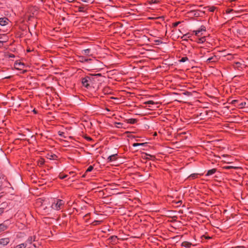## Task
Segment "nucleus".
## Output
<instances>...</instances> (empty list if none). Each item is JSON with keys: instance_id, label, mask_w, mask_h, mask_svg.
Here are the masks:
<instances>
[{"instance_id": "1", "label": "nucleus", "mask_w": 248, "mask_h": 248, "mask_svg": "<svg viewBox=\"0 0 248 248\" xmlns=\"http://www.w3.org/2000/svg\"><path fill=\"white\" fill-rule=\"evenodd\" d=\"M64 202L62 200L55 201L51 205V207L56 210H59L64 205Z\"/></svg>"}, {"instance_id": "2", "label": "nucleus", "mask_w": 248, "mask_h": 248, "mask_svg": "<svg viewBox=\"0 0 248 248\" xmlns=\"http://www.w3.org/2000/svg\"><path fill=\"white\" fill-rule=\"evenodd\" d=\"M93 78L86 77L82 79V83L84 86L86 88H88L89 86V82L93 79Z\"/></svg>"}, {"instance_id": "3", "label": "nucleus", "mask_w": 248, "mask_h": 248, "mask_svg": "<svg viewBox=\"0 0 248 248\" xmlns=\"http://www.w3.org/2000/svg\"><path fill=\"white\" fill-rule=\"evenodd\" d=\"M7 221H5L4 222V223L0 224V233L7 229Z\"/></svg>"}, {"instance_id": "4", "label": "nucleus", "mask_w": 248, "mask_h": 248, "mask_svg": "<svg viewBox=\"0 0 248 248\" xmlns=\"http://www.w3.org/2000/svg\"><path fill=\"white\" fill-rule=\"evenodd\" d=\"M9 243V239L8 238H2L0 239V245L3 246H6Z\"/></svg>"}, {"instance_id": "5", "label": "nucleus", "mask_w": 248, "mask_h": 248, "mask_svg": "<svg viewBox=\"0 0 248 248\" xmlns=\"http://www.w3.org/2000/svg\"><path fill=\"white\" fill-rule=\"evenodd\" d=\"M8 22V19L7 18L3 17L0 18V25L1 26L6 25Z\"/></svg>"}, {"instance_id": "6", "label": "nucleus", "mask_w": 248, "mask_h": 248, "mask_svg": "<svg viewBox=\"0 0 248 248\" xmlns=\"http://www.w3.org/2000/svg\"><path fill=\"white\" fill-rule=\"evenodd\" d=\"M117 155L116 154H114V155H109L108 157V161H109V162H112L114 160H115L116 159V155Z\"/></svg>"}, {"instance_id": "7", "label": "nucleus", "mask_w": 248, "mask_h": 248, "mask_svg": "<svg viewBox=\"0 0 248 248\" xmlns=\"http://www.w3.org/2000/svg\"><path fill=\"white\" fill-rule=\"evenodd\" d=\"M183 247L186 248H190L192 245V244L189 242L184 241L182 243L181 245Z\"/></svg>"}, {"instance_id": "8", "label": "nucleus", "mask_w": 248, "mask_h": 248, "mask_svg": "<svg viewBox=\"0 0 248 248\" xmlns=\"http://www.w3.org/2000/svg\"><path fill=\"white\" fill-rule=\"evenodd\" d=\"M79 59H80L79 61H80L81 62H88L89 60H93V59H86L85 57H84L83 56L80 57Z\"/></svg>"}, {"instance_id": "9", "label": "nucleus", "mask_w": 248, "mask_h": 248, "mask_svg": "<svg viewBox=\"0 0 248 248\" xmlns=\"http://www.w3.org/2000/svg\"><path fill=\"white\" fill-rule=\"evenodd\" d=\"M217 171L216 169H213L208 171L206 175H211L215 173Z\"/></svg>"}, {"instance_id": "10", "label": "nucleus", "mask_w": 248, "mask_h": 248, "mask_svg": "<svg viewBox=\"0 0 248 248\" xmlns=\"http://www.w3.org/2000/svg\"><path fill=\"white\" fill-rule=\"evenodd\" d=\"M56 157L55 154H48L47 155V158L50 160H54Z\"/></svg>"}, {"instance_id": "11", "label": "nucleus", "mask_w": 248, "mask_h": 248, "mask_svg": "<svg viewBox=\"0 0 248 248\" xmlns=\"http://www.w3.org/2000/svg\"><path fill=\"white\" fill-rule=\"evenodd\" d=\"M90 50H91L90 49H86L83 50L82 51V54L83 55H89Z\"/></svg>"}, {"instance_id": "12", "label": "nucleus", "mask_w": 248, "mask_h": 248, "mask_svg": "<svg viewBox=\"0 0 248 248\" xmlns=\"http://www.w3.org/2000/svg\"><path fill=\"white\" fill-rule=\"evenodd\" d=\"M202 31H205V29L203 28V29H202L201 30H198V31H195V34L197 35V36H199L200 35V33Z\"/></svg>"}, {"instance_id": "13", "label": "nucleus", "mask_w": 248, "mask_h": 248, "mask_svg": "<svg viewBox=\"0 0 248 248\" xmlns=\"http://www.w3.org/2000/svg\"><path fill=\"white\" fill-rule=\"evenodd\" d=\"M27 246V244L25 243H22L17 245L16 248H25Z\"/></svg>"}, {"instance_id": "14", "label": "nucleus", "mask_w": 248, "mask_h": 248, "mask_svg": "<svg viewBox=\"0 0 248 248\" xmlns=\"http://www.w3.org/2000/svg\"><path fill=\"white\" fill-rule=\"evenodd\" d=\"M215 59H216L215 56L211 57L207 60V62H215L216 60Z\"/></svg>"}, {"instance_id": "15", "label": "nucleus", "mask_w": 248, "mask_h": 248, "mask_svg": "<svg viewBox=\"0 0 248 248\" xmlns=\"http://www.w3.org/2000/svg\"><path fill=\"white\" fill-rule=\"evenodd\" d=\"M128 123L133 124L137 122V120L135 119H129L127 120Z\"/></svg>"}, {"instance_id": "16", "label": "nucleus", "mask_w": 248, "mask_h": 248, "mask_svg": "<svg viewBox=\"0 0 248 248\" xmlns=\"http://www.w3.org/2000/svg\"><path fill=\"white\" fill-rule=\"evenodd\" d=\"M45 163V160L43 158L40 159L38 161V165H43Z\"/></svg>"}, {"instance_id": "17", "label": "nucleus", "mask_w": 248, "mask_h": 248, "mask_svg": "<svg viewBox=\"0 0 248 248\" xmlns=\"http://www.w3.org/2000/svg\"><path fill=\"white\" fill-rule=\"evenodd\" d=\"M205 8H208V10L210 11V12H213L216 8L214 6H212V7H206Z\"/></svg>"}, {"instance_id": "18", "label": "nucleus", "mask_w": 248, "mask_h": 248, "mask_svg": "<svg viewBox=\"0 0 248 248\" xmlns=\"http://www.w3.org/2000/svg\"><path fill=\"white\" fill-rule=\"evenodd\" d=\"M146 143H135L133 144V146L134 147H136L138 146H144Z\"/></svg>"}, {"instance_id": "19", "label": "nucleus", "mask_w": 248, "mask_h": 248, "mask_svg": "<svg viewBox=\"0 0 248 248\" xmlns=\"http://www.w3.org/2000/svg\"><path fill=\"white\" fill-rule=\"evenodd\" d=\"M192 14H193V15L195 16H199V14L198 12L195 11H192L190 12Z\"/></svg>"}, {"instance_id": "20", "label": "nucleus", "mask_w": 248, "mask_h": 248, "mask_svg": "<svg viewBox=\"0 0 248 248\" xmlns=\"http://www.w3.org/2000/svg\"><path fill=\"white\" fill-rule=\"evenodd\" d=\"M205 41V37H202L199 39L198 42L199 43H202Z\"/></svg>"}, {"instance_id": "21", "label": "nucleus", "mask_w": 248, "mask_h": 248, "mask_svg": "<svg viewBox=\"0 0 248 248\" xmlns=\"http://www.w3.org/2000/svg\"><path fill=\"white\" fill-rule=\"evenodd\" d=\"M93 170V167L92 166H90L88 167L87 170L86 171V172H90Z\"/></svg>"}, {"instance_id": "22", "label": "nucleus", "mask_w": 248, "mask_h": 248, "mask_svg": "<svg viewBox=\"0 0 248 248\" xmlns=\"http://www.w3.org/2000/svg\"><path fill=\"white\" fill-rule=\"evenodd\" d=\"M33 241H34V239H33L32 237H30L28 238L27 242H29V243H31Z\"/></svg>"}, {"instance_id": "23", "label": "nucleus", "mask_w": 248, "mask_h": 248, "mask_svg": "<svg viewBox=\"0 0 248 248\" xmlns=\"http://www.w3.org/2000/svg\"><path fill=\"white\" fill-rule=\"evenodd\" d=\"M196 175H197V174H196V173L192 174L189 176V178L194 179V178H195Z\"/></svg>"}, {"instance_id": "24", "label": "nucleus", "mask_w": 248, "mask_h": 248, "mask_svg": "<svg viewBox=\"0 0 248 248\" xmlns=\"http://www.w3.org/2000/svg\"><path fill=\"white\" fill-rule=\"evenodd\" d=\"M100 223H101V221L95 220V221H93V223L94 225H97L98 224H99Z\"/></svg>"}, {"instance_id": "25", "label": "nucleus", "mask_w": 248, "mask_h": 248, "mask_svg": "<svg viewBox=\"0 0 248 248\" xmlns=\"http://www.w3.org/2000/svg\"><path fill=\"white\" fill-rule=\"evenodd\" d=\"M67 177V175H63V174H60L59 175V177L60 179H64L65 178H66Z\"/></svg>"}, {"instance_id": "26", "label": "nucleus", "mask_w": 248, "mask_h": 248, "mask_svg": "<svg viewBox=\"0 0 248 248\" xmlns=\"http://www.w3.org/2000/svg\"><path fill=\"white\" fill-rule=\"evenodd\" d=\"M188 60V58L187 57H184L181 59L180 60V62H185Z\"/></svg>"}, {"instance_id": "27", "label": "nucleus", "mask_w": 248, "mask_h": 248, "mask_svg": "<svg viewBox=\"0 0 248 248\" xmlns=\"http://www.w3.org/2000/svg\"><path fill=\"white\" fill-rule=\"evenodd\" d=\"M110 239L112 241H115L117 239V236H114H114H110Z\"/></svg>"}, {"instance_id": "28", "label": "nucleus", "mask_w": 248, "mask_h": 248, "mask_svg": "<svg viewBox=\"0 0 248 248\" xmlns=\"http://www.w3.org/2000/svg\"><path fill=\"white\" fill-rule=\"evenodd\" d=\"M78 10L79 12H84V7L81 6L78 7Z\"/></svg>"}, {"instance_id": "29", "label": "nucleus", "mask_w": 248, "mask_h": 248, "mask_svg": "<svg viewBox=\"0 0 248 248\" xmlns=\"http://www.w3.org/2000/svg\"><path fill=\"white\" fill-rule=\"evenodd\" d=\"M122 124L120 123H116V126L118 128H120L122 126Z\"/></svg>"}, {"instance_id": "30", "label": "nucleus", "mask_w": 248, "mask_h": 248, "mask_svg": "<svg viewBox=\"0 0 248 248\" xmlns=\"http://www.w3.org/2000/svg\"><path fill=\"white\" fill-rule=\"evenodd\" d=\"M224 168L225 169H232V168H235V167H232V166H225Z\"/></svg>"}, {"instance_id": "31", "label": "nucleus", "mask_w": 248, "mask_h": 248, "mask_svg": "<svg viewBox=\"0 0 248 248\" xmlns=\"http://www.w3.org/2000/svg\"><path fill=\"white\" fill-rule=\"evenodd\" d=\"M146 104H155V103L153 101H148L146 102Z\"/></svg>"}, {"instance_id": "32", "label": "nucleus", "mask_w": 248, "mask_h": 248, "mask_svg": "<svg viewBox=\"0 0 248 248\" xmlns=\"http://www.w3.org/2000/svg\"><path fill=\"white\" fill-rule=\"evenodd\" d=\"M237 102V100H232L231 101V104L234 105L235 104V103Z\"/></svg>"}, {"instance_id": "33", "label": "nucleus", "mask_w": 248, "mask_h": 248, "mask_svg": "<svg viewBox=\"0 0 248 248\" xmlns=\"http://www.w3.org/2000/svg\"><path fill=\"white\" fill-rule=\"evenodd\" d=\"M92 76H94L95 77H100V76H101V74H95L94 75H93Z\"/></svg>"}, {"instance_id": "34", "label": "nucleus", "mask_w": 248, "mask_h": 248, "mask_svg": "<svg viewBox=\"0 0 248 248\" xmlns=\"http://www.w3.org/2000/svg\"><path fill=\"white\" fill-rule=\"evenodd\" d=\"M179 24V22H175L173 24V26L174 27H176L177 26H178V25Z\"/></svg>"}, {"instance_id": "35", "label": "nucleus", "mask_w": 248, "mask_h": 248, "mask_svg": "<svg viewBox=\"0 0 248 248\" xmlns=\"http://www.w3.org/2000/svg\"><path fill=\"white\" fill-rule=\"evenodd\" d=\"M235 248H245V247L243 246H238V247H236Z\"/></svg>"}, {"instance_id": "36", "label": "nucleus", "mask_w": 248, "mask_h": 248, "mask_svg": "<svg viewBox=\"0 0 248 248\" xmlns=\"http://www.w3.org/2000/svg\"><path fill=\"white\" fill-rule=\"evenodd\" d=\"M232 11V10L230 9V10H229L228 11H227V13H231Z\"/></svg>"}, {"instance_id": "37", "label": "nucleus", "mask_w": 248, "mask_h": 248, "mask_svg": "<svg viewBox=\"0 0 248 248\" xmlns=\"http://www.w3.org/2000/svg\"><path fill=\"white\" fill-rule=\"evenodd\" d=\"M74 0H67V1L68 2H71L73 1Z\"/></svg>"}, {"instance_id": "38", "label": "nucleus", "mask_w": 248, "mask_h": 248, "mask_svg": "<svg viewBox=\"0 0 248 248\" xmlns=\"http://www.w3.org/2000/svg\"><path fill=\"white\" fill-rule=\"evenodd\" d=\"M88 140H92V139H91V138H88Z\"/></svg>"}, {"instance_id": "39", "label": "nucleus", "mask_w": 248, "mask_h": 248, "mask_svg": "<svg viewBox=\"0 0 248 248\" xmlns=\"http://www.w3.org/2000/svg\"><path fill=\"white\" fill-rule=\"evenodd\" d=\"M83 1L87 2V0H82Z\"/></svg>"}, {"instance_id": "40", "label": "nucleus", "mask_w": 248, "mask_h": 248, "mask_svg": "<svg viewBox=\"0 0 248 248\" xmlns=\"http://www.w3.org/2000/svg\"><path fill=\"white\" fill-rule=\"evenodd\" d=\"M0 211L1 212H2V209H0Z\"/></svg>"}, {"instance_id": "41", "label": "nucleus", "mask_w": 248, "mask_h": 248, "mask_svg": "<svg viewBox=\"0 0 248 248\" xmlns=\"http://www.w3.org/2000/svg\"><path fill=\"white\" fill-rule=\"evenodd\" d=\"M23 65V64H21V63H19V65Z\"/></svg>"}, {"instance_id": "42", "label": "nucleus", "mask_w": 248, "mask_h": 248, "mask_svg": "<svg viewBox=\"0 0 248 248\" xmlns=\"http://www.w3.org/2000/svg\"><path fill=\"white\" fill-rule=\"evenodd\" d=\"M240 105L242 106L243 105V103H241Z\"/></svg>"}, {"instance_id": "43", "label": "nucleus", "mask_w": 248, "mask_h": 248, "mask_svg": "<svg viewBox=\"0 0 248 248\" xmlns=\"http://www.w3.org/2000/svg\"><path fill=\"white\" fill-rule=\"evenodd\" d=\"M3 42L0 41V43H2Z\"/></svg>"}]
</instances>
